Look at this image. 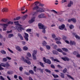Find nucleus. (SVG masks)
<instances>
[{"label": "nucleus", "instance_id": "1", "mask_svg": "<svg viewBox=\"0 0 80 80\" xmlns=\"http://www.w3.org/2000/svg\"><path fill=\"white\" fill-rule=\"evenodd\" d=\"M14 23L16 25V28L18 32H22V30H25V28L22 27L23 26L19 24L18 21L14 22Z\"/></svg>", "mask_w": 80, "mask_h": 80}, {"label": "nucleus", "instance_id": "2", "mask_svg": "<svg viewBox=\"0 0 80 80\" xmlns=\"http://www.w3.org/2000/svg\"><path fill=\"white\" fill-rule=\"evenodd\" d=\"M21 60H22L24 62H26V63H27L28 64V65H30V64H31V62L29 60H27L26 59H25L23 57H21Z\"/></svg>", "mask_w": 80, "mask_h": 80}, {"label": "nucleus", "instance_id": "3", "mask_svg": "<svg viewBox=\"0 0 80 80\" xmlns=\"http://www.w3.org/2000/svg\"><path fill=\"white\" fill-rule=\"evenodd\" d=\"M45 8H39L38 9H37V12L42 13L45 12Z\"/></svg>", "mask_w": 80, "mask_h": 80}, {"label": "nucleus", "instance_id": "4", "mask_svg": "<svg viewBox=\"0 0 80 80\" xmlns=\"http://www.w3.org/2000/svg\"><path fill=\"white\" fill-rule=\"evenodd\" d=\"M38 26L39 29H42L43 28H47V27L43 25L42 23H39Z\"/></svg>", "mask_w": 80, "mask_h": 80}, {"label": "nucleus", "instance_id": "5", "mask_svg": "<svg viewBox=\"0 0 80 80\" xmlns=\"http://www.w3.org/2000/svg\"><path fill=\"white\" fill-rule=\"evenodd\" d=\"M43 60L45 63H47L48 64H51V61L50 60L48 59H46L45 57L43 58Z\"/></svg>", "mask_w": 80, "mask_h": 80}, {"label": "nucleus", "instance_id": "6", "mask_svg": "<svg viewBox=\"0 0 80 80\" xmlns=\"http://www.w3.org/2000/svg\"><path fill=\"white\" fill-rule=\"evenodd\" d=\"M35 21V17H33L31 18V20H29L28 21V22L29 23L31 24V23H33Z\"/></svg>", "mask_w": 80, "mask_h": 80}, {"label": "nucleus", "instance_id": "7", "mask_svg": "<svg viewBox=\"0 0 80 80\" xmlns=\"http://www.w3.org/2000/svg\"><path fill=\"white\" fill-rule=\"evenodd\" d=\"M24 37L26 41L28 40V34L27 33H24Z\"/></svg>", "mask_w": 80, "mask_h": 80}, {"label": "nucleus", "instance_id": "8", "mask_svg": "<svg viewBox=\"0 0 80 80\" xmlns=\"http://www.w3.org/2000/svg\"><path fill=\"white\" fill-rule=\"evenodd\" d=\"M2 67H5V64L3 63H1V64H0V70H3V68Z\"/></svg>", "mask_w": 80, "mask_h": 80}, {"label": "nucleus", "instance_id": "9", "mask_svg": "<svg viewBox=\"0 0 80 80\" xmlns=\"http://www.w3.org/2000/svg\"><path fill=\"white\" fill-rule=\"evenodd\" d=\"M2 25H3L4 27L3 28V31H5V30H7L6 28L8 27V24H2Z\"/></svg>", "mask_w": 80, "mask_h": 80}, {"label": "nucleus", "instance_id": "10", "mask_svg": "<svg viewBox=\"0 0 80 80\" xmlns=\"http://www.w3.org/2000/svg\"><path fill=\"white\" fill-rule=\"evenodd\" d=\"M38 18H46V16H45V14L42 13L39 15L38 16Z\"/></svg>", "mask_w": 80, "mask_h": 80}, {"label": "nucleus", "instance_id": "11", "mask_svg": "<svg viewBox=\"0 0 80 80\" xmlns=\"http://www.w3.org/2000/svg\"><path fill=\"white\" fill-rule=\"evenodd\" d=\"M1 11H2V12H7L8 11V9L7 8H3V9H1Z\"/></svg>", "mask_w": 80, "mask_h": 80}, {"label": "nucleus", "instance_id": "12", "mask_svg": "<svg viewBox=\"0 0 80 80\" xmlns=\"http://www.w3.org/2000/svg\"><path fill=\"white\" fill-rule=\"evenodd\" d=\"M16 48L19 52H21L22 51V49L20 48V47L19 46L16 47Z\"/></svg>", "mask_w": 80, "mask_h": 80}, {"label": "nucleus", "instance_id": "13", "mask_svg": "<svg viewBox=\"0 0 80 80\" xmlns=\"http://www.w3.org/2000/svg\"><path fill=\"white\" fill-rule=\"evenodd\" d=\"M70 21H72L73 23H75L77 22V20L75 18H72L70 19Z\"/></svg>", "mask_w": 80, "mask_h": 80}, {"label": "nucleus", "instance_id": "14", "mask_svg": "<svg viewBox=\"0 0 80 80\" xmlns=\"http://www.w3.org/2000/svg\"><path fill=\"white\" fill-rule=\"evenodd\" d=\"M64 28H65V25L63 24L61 26H59V28L60 30H63Z\"/></svg>", "mask_w": 80, "mask_h": 80}, {"label": "nucleus", "instance_id": "15", "mask_svg": "<svg viewBox=\"0 0 80 80\" xmlns=\"http://www.w3.org/2000/svg\"><path fill=\"white\" fill-rule=\"evenodd\" d=\"M42 44L43 46L45 47L46 46V45H47V42H46V41H43L42 42Z\"/></svg>", "mask_w": 80, "mask_h": 80}, {"label": "nucleus", "instance_id": "16", "mask_svg": "<svg viewBox=\"0 0 80 80\" xmlns=\"http://www.w3.org/2000/svg\"><path fill=\"white\" fill-rule=\"evenodd\" d=\"M37 50H34L33 51V53H32V55H37Z\"/></svg>", "mask_w": 80, "mask_h": 80}, {"label": "nucleus", "instance_id": "17", "mask_svg": "<svg viewBox=\"0 0 80 80\" xmlns=\"http://www.w3.org/2000/svg\"><path fill=\"white\" fill-rule=\"evenodd\" d=\"M62 59L64 61H69V59L68 58L65 57V58H62Z\"/></svg>", "mask_w": 80, "mask_h": 80}, {"label": "nucleus", "instance_id": "18", "mask_svg": "<svg viewBox=\"0 0 80 80\" xmlns=\"http://www.w3.org/2000/svg\"><path fill=\"white\" fill-rule=\"evenodd\" d=\"M1 22H2L4 23H7V19H2L1 20Z\"/></svg>", "mask_w": 80, "mask_h": 80}, {"label": "nucleus", "instance_id": "19", "mask_svg": "<svg viewBox=\"0 0 80 80\" xmlns=\"http://www.w3.org/2000/svg\"><path fill=\"white\" fill-rule=\"evenodd\" d=\"M51 59H52V60H54V62H59V61L57 59H54L53 57H51L50 58Z\"/></svg>", "mask_w": 80, "mask_h": 80}, {"label": "nucleus", "instance_id": "20", "mask_svg": "<svg viewBox=\"0 0 80 80\" xmlns=\"http://www.w3.org/2000/svg\"><path fill=\"white\" fill-rule=\"evenodd\" d=\"M39 8V7L38 6H36V7H34L32 8V10H36L37 12V10Z\"/></svg>", "mask_w": 80, "mask_h": 80}, {"label": "nucleus", "instance_id": "21", "mask_svg": "<svg viewBox=\"0 0 80 80\" xmlns=\"http://www.w3.org/2000/svg\"><path fill=\"white\" fill-rule=\"evenodd\" d=\"M27 57H32V54H31V53L29 52H28L27 53Z\"/></svg>", "mask_w": 80, "mask_h": 80}, {"label": "nucleus", "instance_id": "22", "mask_svg": "<svg viewBox=\"0 0 80 80\" xmlns=\"http://www.w3.org/2000/svg\"><path fill=\"white\" fill-rule=\"evenodd\" d=\"M52 53L54 55H58V52L55 50H53L52 51Z\"/></svg>", "mask_w": 80, "mask_h": 80}, {"label": "nucleus", "instance_id": "23", "mask_svg": "<svg viewBox=\"0 0 80 80\" xmlns=\"http://www.w3.org/2000/svg\"><path fill=\"white\" fill-rule=\"evenodd\" d=\"M76 43L74 41H70V45H75Z\"/></svg>", "mask_w": 80, "mask_h": 80}, {"label": "nucleus", "instance_id": "24", "mask_svg": "<svg viewBox=\"0 0 80 80\" xmlns=\"http://www.w3.org/2000/svg\"><path fill=\"white\" fill-rule=\"evenodd\" d=\"M23 50L26 51L27 50H28V47L27 46H24L23 47Z\"/></svg>", "mask_w": 80, "mask_h": 80}, {"label": "nucleus", "instance_id": "25", "mask_svg": "<svg viewBox=\"0 0 80 80\" xmlns=\"http://www.w3.org/2000/svg\"><path fill=\"white\" fill-rule=\"evenodd\" d=\"M13 72L12 71H8L7 72V73L8 74V75H12L13 74Z\"/></svg>", "mask_w": 80, "mask_h": 80}, {"label": "nucleus", "instance_id": "26", "mask_svg": "<svg viewBox=\"0 0 80 80\" xmlns=\"http://www.w3.org/2000/svg\"><path fill=\"white\" fill-rule=\"evenodd\" d=\"M1 53H2V54H4V55H5L6 54V51H5L4 50H2L0 51Z\"/></svg>", "mask_w": 80, "mask_h": 80}, {"label": "nucleus", "instance_id": "27", "mask_svg": "<svg viewBox=\"0 0 80 80\" xmlns=\"http://www.w3.org/2000/svg\"><path fill=\"white\" fill-rule=\"evenodd\" d=\"M14 35L13 34H10L8 35V38H12V37H13Z\"/></svg>", "mask_w": 80, "mask_h": 80}, {"label": "nucleus", "instance_id": "28", "mask_svg": "<svg viewBox=\"0 0 80 80\" xmlns=\"http://www.w3.org/2000/svg\"><path fill=\"white\" fill-rule=\"evenodd\" d=\"M51 46L54 47V49H56L57 47V46L56 45H54V43L51 44Z\"/></svg>", "mask_w": 80, "mask_h": 80}, {"label": "nucleus", "instance_id": "29", "mask_svg": "<svg viewBox=\"0 0 80 80\" xmlns=\"http://www.w3.org/2000/svg\"><path fill=\"white\" fill-rule=\"evenodd\" d=\"M10 66V65L8 62H7L5 64V67H7V68H8V67H9Z\"/></svg>", "mask_w": 80, "mask_h": 80}, {"label": "nucleus", "instance_id": "30", "mask_svg": "<svg viewBox=\"0 0 80 80\" xmlns=\"http://www.w3.org/2000/svg\"><path fill=\"white\" fill-rule=\"evenodd\" d=\"M67 0H62L61 1V3H67Z\"/></svg>", "mask_w": 80, "mask_h": 80}, {"label": "nucleus", "instance_id": "31", "mask_svg": "<svg viewBox=\"0 0 80 80\" xmlns=\"http://www.w3.org/2000/svg\"><path fill=\"white\" fill-rule=\"evenodd\" d=\"M62 50L64 52H68V49L66 48H62Z\"/></svg>", "mask_w": 80, "mask_h": 80}, {"label": "nucleus", "instance_id": "32", "mask_svg": "<svg viewBox=\"0 0 80 80\" xmlns=\"http://www.w3.org/2000/svg\"><path fill=\"white\" fill-rule=\"evenodd\" d=\"M46 48L48 50H50V48H51L50 46L48 45H47L46 46Z\"/></svg>", "mask_w": 80, "mask_h": 80}, {"label": "nucleus", "instance_id": "33", "mask_svg": "<svg viewBox=\"0 0 80 80\" xmlns=\"http://www.w3.org/2000/svg\"><path fill=\"white\" fill-rule=\"evenodd\" d=\"M19 19H20V17H19L16 18H14V20H19Z\"/></svg>", "mask_w": 80, "mask_h": 80}, {"label": "nucleus", "instance_id": "34", "mask_svg": "<svg viewBox=\"0 0 80 80\" xmlns=\"http://www.w3.org/2000/svg\"><path fill=\"white\" fill-rule=\"evenodd\" d=\"M55 40L56 41H59V40H61V38H55Z\"/></svg>", "mask_w": 80, "mask_h": 80}, {"label": "nucleus", "instance_id": "35", "mask_svg": "<svg viewBox=\"0 0 80 80\" xmlns=\"http://www.w3.org/2000/svg\"><path fill=\"white\" fill-rule=\"evenodd\" d=\"M60 76L62 78H64V74L63 73H61Z\"/></svg>", "mask_w": 80, "mask_h": 80}, {"label": "nucleus", "instance_id": "36", "mask_svg": "<svg viewBox=\"0 0 80 80\" xmlns=\"http://www.w3.org/2000/svg\"><path fill=\"white\" fill-rule=\"evenodd\" d=\"M52 75L54 78H58V76L57 74H52Z\"/></svg>", "mask_w": 80, "mask_h": 80}, {"label": "nucleus", "instance_id": "37", "mask_svg": "<svg viewBox=\"0 0 80 80\" xmlns=\"http://www.w3.org/2000/svg\"><path fill=\"white\" fill-rule=\"evenodd\" d=\"M32 56L33 57V59L34 60H35L37 59V58H36V56L35 55H32Z\"/></svg>", "mask_w": 80, "mask_h": 80}, {"label": "nucleus", "instance_id": "38", "mask_svg": "<svg viewBox=\"0 0 80 80\" xmlns=\"http://www.w3.org/2000/svg\"><path fill=\"white\" fill-rule=\"evenodd\" d=\"M75 37H76V38H78L79 40H80V37H79L78 35H75Z\"/></svg>", "mask_w": 80, "mask_h": 80}, {"label": "nucleus", "instance_id": "39", "mask_svg": "<svg viewBox=\"0 0 80 80\" xmlns=\"http://www.w3.org/2000/svg\"><path fill=\"white\" fill-rule=\"evenodd\" d=\"M27 15H26L22 17V20H25V19L26 18H27Z\"/></svg>", "mask_w": 80, "mask_h": 80}, {"label": "nucleus", "instance_id": "40", "mask_svg": "<svg viewBox=\"0 0 80 80\" xmlns=\"http://www.w3.org/2000/svg\"><path fill=\"white\" fill-rule=\"evenodd\" d=\"M52 37L53 38H55L56 37V35L55 34H52Z\"/></svg>", "mask_w": 80, "mask_h": 80}, {"label": "nucleus", "instance_id": "41", "mask_svg": "<svg viewBox=\"0 0 80 80\" xmlns=\"http://www.w3.org/2000/svg\"><path fill=\"white\" fill-rule=\"evenodd\" d=\"M57 51L58 52H61V53H62V50L61 49L58 48L57 49Z\"/></svg>", "mask_w": 80, "mask_h": 80}, {"label": "nucleus", "instance_id": "42", "mask_svg": "<svg viewBox=\"0 0 80 80\" xmlns=\"http://www.w3.org/2000/svg\"><path fill=\"white\" fill-rule=\"evenodd\" d=\"M45 72H48L49 73H51V72H50V71L48 69H45Z\"/></svg>", "mask_w": 80, "mask_h": 80}, {"label": "nucleus", "instance_id": "43", "mask_svg": "<svg viewBox=\"0 0 80 80\" xmlns=\"http://www.w3.org/2000/svg\"><path fill=\"white\" fill-rule=\"evenodd\" d=\"M7 49L8 50V51L10 52H11V53H13V52L9 48H8Z\"/></svg>", "mask_w": 80, "mask_h": 80}, {"label": "nucleus", "instance_id": "44", "mask_svg": "<svg viewBox=\"0 0 80 80\" xmlns=\"http://www.w3.org/2000/svg\"><path fill=\"white\" fill-rule=\"evenodd\" d=\"M78 53V52H77L74 51L73 52V54L75 55H77Z\"/></svg>", "mask_w": 80, "mask_h": 80}, {"label": "nucleus", "instance_id": "45", "mask_svg": "<svg viewBox=\"0 0 80 80\" xmlns=\"http://www.w3.org/2000/svg\"><path fill=\"white\" fill-rule=\"evenodd\" d=\"M13 24V22H11V21H9L8 22V23H6V24H11L12 25V24Z\"/></svg>", "mask_w": 80, "mask_h": 80}, {"label": "nucleus", "instance_id": "46", "mask_svg": "<svg viewBox=\"0 0 80 80\" xmlns=\"http://www.w3.org/2000/svg\"><path fill=\"white\" fill-rule=\"evenodd\" d=\"M26 32H32V29H28L26 30Z\"/></svg>", "mask_w": 80, "mask_h": 80}, {"label": "nucleus", "instance_id": "47", "mask_svg": "<svg viewBox=\"0 0 80 80\" xmlns=\"http://www.w3.org/2000/svg\"><path fill=\"white\" fill-rule=\"evenodd\" d=\"M39 63L40 65L41 66V67H44V66L43 65V63L41 62H40Z\"/></svg>", "mask_w": 80, "mask_h": 80}, {"label": "nucleus", "instance_id": "48", "mask_svg": "<svg viewBox=\"0 0 80 80\" xmlns=\"http://www.w3.org/2000/svg\"><path fill=\"white\" fill-rule=\"evenodd\" d=\"M74 28V26L73 25L71 24L70 25V29H73Z\"/></svg>", "mask_w": 80, "mask_h": 80}, {"label": "nucleus", "instance_id": "49", "mask_svg": "<svg viewBox=\"0 0 80 80\" xmlns=\"http://www.w3.org/2000/svg\"><path fill=\"white\" fill-rule=\"evenodd\" d=\"M2 61L4 62H7V58H3L2 59Z\"/></svg>", "mask_w": 80, "mask_h": 80}, {"label": "nucleus", "instance_id": "50", "mask_svg": "<svg viewBox=\"0 0 80 80\" xmlns=\"http://www.w3.org/2000/svg\"><path fill=\"white\" fill-rule=\"evenodd\" d=\"M29 72L30 73H31V74H33V73H34V72H33V71L32 70H30L29 71Z\"/></svg>", "mask_w": 80, "mask_h": 80}, {"label": "nucleus", "instance_id": "51", "mask_svg": "<svg viewBox=\"0 0 80 80\" xmlns=\"http://www.w3.org/2000/svg\"><path fill=\"white\" fill-rule=\"evenodd\" d=\"M67 71V68H65L63 70V73H66Z\"/></svg>", "mask_w": 80, "mask_h": 80}, {"label": "nucleus", "instance_id": "52", "mask_svg": "<svg viewBox=\"0 0 80 80\" xmlns=\"http://www.w3.org/2000/svg\"><path fill=\"white\" fill-rule=\"evenodd\" d=\"M19 70L20 71V72H22V70H23V68L22 67H19Z\"/></svg>", "mask_w": 80, "mask_h": 80}, {"label": "nucleus", "instance_id": "53", "mask_svg": "<svg viewBox=\"0 0 80 80\" xmlns=\"http://www.w3.org/2000/svg\"><path fill=\"white\" fill-rule=\"evenodd\" d=\"M25 7L21 8V11H23V10H25Z\"/></svg>", "mask_w": 80, "mask_h": 80}, {"label": "nucleus", "instance_id": "54", "mask_svg": "<svg viewBox=\"0 0 80 80\" xmlns=\"http://www.w3.org/2000/svg\"><path fill=\"white\" fill-rule=\"evenodd\" d=\"M39 4L40 3H39V2H35V5H39Z\"/></svg>", "mask_w": 80, "mask_h": 80}, {"label": "nucleus", "instance_id": "55", "mask_svg": "<svg viewBox=\"0 0 80 80\" xmlns=\"http://www.w3.org/2000/svg\"><path fill=\"white\" fill-rule=\"evenodd\" d=\"M0 79L1 80H5V79L3 77V76H1L0 77Z\"/></svg>", "mask_w": 80, "mask_h": 80}, {"label": "nucleus", "instance_id": "56", "mask_svg": "<svg viewBox=\"0 0 80 80\" xmlns=\"http://www.w3.org/2000/svg\"><path fill=\"white\" fill-rule=\"evenodd\" d=\"M42 29H43L42 31V33H45V29H46V28H43Z\"/></svg>", "mask_w": 80, "mask_h": 80}, {"label": "nucleus", "instance_id": "57", "mask_svg": "<svg viewBox=\"0 0 80 80\" xmlns=\"http://www.w3.org/2000/svg\"><path fill=\"white\" fill-rule=\"evenodd\" d=\"M8 59V60H12V58H11L9 57H6Z\"/></svg>", "mask_w": 80, "mask_h": 80}, {"label": "nucleus", "instance_id": "58", "mask_svg": "<svg viewBox=\"0 0 80 80\" xmlns=\"http://www.w3.org/2000/svg\"><path fill=\"white\" fill-rule=\"evenodd\" d=\"M14 78H15V79H17L18 78V76L17 75H14Z\"/></svg>", "mask_w": 80, "mask_h": 80}, {"label": "nucleus", "instance_id": "59", "mask_svg": "<svg viewBox=\"0 0 80 80\" xmlns=\"http://www.w3.org/2000/svg\"><path fill=\"white\" fill-rule=\"evenodd\" d=\"M12 30H11V31H8L7 32V33H12Z\"/></svg>", "mask_w": 80, "mask_h": 80}, {"label": "nucleus", "instance_id": "60", "mask_svg": "<svg viewBox=\"0 0 80 80\" xmlns=\"http://www.w3.org/2000/svg\"><path fill=\"white\" fill-rule=\"evenodd\" d=\"M39 6H41V7H43V6H44V4L39 3Z\"/></svg>", "mask_w": 80, "mask_h": 80}, {"label": "nucleus", "instance_id": "61", "mask_svg": "<svg viewBox=\"0 0 80 80\" xmlns=\"http://www.w3.org/2000/svg\"><path fill=\"white\" fill-rule=\"evenodd\" d=\"M57 67L58 68H62V67L60 65H58Z\"/></svg>", "mask_w": 80, "mask_h": 80}, {"label": "nucleus", "instance_id": "62", "mask_svg": "<svg viewBox=\"0 0 80 80\" xmlns=\"http://www.w3.org/2000/svg\"><path fill=\"white\" fill-rule=\"evenodd\" d=\"M76 57L78 58H80V54L78 53V54L76 55Z\"/></svg>", "mask_w": 80, "mask_h": 80}, {"label": "nucleus", "instance_id": "63", "mask_svg": "<svg viewBox=\"0 0 80 80\" xmlns=\"http://www.w3.org/2000/svg\"><path fill=\"white\" fill-rule=\"evenodd\" d=\"M7 78L8 79V80H11V79H10V78L9 76H7Z\"/></svg>", "mask_w": 80, "mask_h": 80}, {"label": "nucleus", "instance_id": "64", "mask_svg": "<svg viewBox=\"0 0 80 80\" xmlns=\"http://www.w3.org/2000/svg\"><path fill=\"white\" fill-rule=\"evenodd\" d=\"M18 78L20 80H23V79H22V78L21 77H20V76H19L18 77Z\"/></svg>", "mask_w": 80, "mask_h": 80}]
</instances>
